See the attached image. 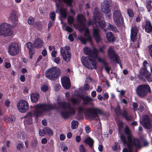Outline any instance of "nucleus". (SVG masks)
<instances>
[{
  "label": "nucleus",
  "instance_id": "a19ab883",
  "mask_svg": "<svg viewBox=\"0 0 152 152\" xmlns=\"http://www.w3.org/2000/svg\"><path fill=\"white\" fill-rule=\"evenodd\" d=\"M35 25L38 29H41L42 28V24L40 22H36L35 23Z\"/></svg>",
  "mask_w": 152,
  "mask_h": 152
},
{
  "label": "nucleus",
  "instance_id": "c03bdc74",
  "mask_svg": "<svg viewBox=\"0 0 152 152\" xmlns=\"http://www.w3.org/2000/svg\"><path fill=\"white\" fill-rule=\"evenodd\" d=\"M104 66L105 70L107 73H109L111 70V68L108 66L107 63L104 65Z\"/></svg>",
  "mask_w": 152,
  "mask_h": 152
},
{
  "label": "nucleus",
  "instance_id": "20e7f679",
  "mask_svg": "<svg viewBox=\"0 0 152 152\" xmlns=\"http://www.w3.org/2000/svg\"><path fill=\"white\" fill-rule=\"evenodd\" d=\"M77 20L79 24V29L81 32L85 31L84 36L86 39L83 37H80L79 39L84 44H85L86 41H91L92 40V37L89 34L88 28L86 27L84 23L85 19L82 15L78 14L77 16Z\"/></svg>",
  "mask_w": 152,
  "mask_h": 152
},
{
  "label": "nucleus",
  "instance_id": "c9c22d12",
  "mask_svg": "<svg viewBox=\"0 0 152 152\" xmlns=\"http://www.w3.org/2000/svg\"><path fill=\"white\" fill-rule=\"evenodd\" d=\"M26 45L27 48L29 50V51H31L33 50V47L32 46V43L30 42H28L26 43Z\"/></svg>",
  "mask_w": 152,
  "mask_h": 152
},
{
  "label": "nucleus",
  "instance_id": "a211bd4d",
  "mask_svg": "<svg viewBox=\"0 0 152 152\" xmlns=\"http://www.w3.org/2000/svg\"><path fill=\"white\" fill-rule=\"evenodd\" d=\"M19 51L18 45L15 42L11 43L9 47V53L12 56L16 55L19 53Z\"/></svg>",
  "mask_w": 152,
  "mask_h": 152
},
{
  "label": "nucleus",
  "instance_id": "9b49d317",
  "mask_svg": "<svg viewBox=\"0 0 152 152\" xmlns=\"http://www.w3.org/2000/svg\"><path fill=\"white\" fill-rule=\"evenodd\" d=\"M70 49L69 47L68 46L62 47L60 49L61 54L64 60L66 62H69L71 58Z\"/></svg>",
  "mask_w": 152,
  "mask_h": 152
},
{
  "label": "nucleus",
  "instance_id": "1a4fd4ad",
  "mask_svg": "<svg viewBox=\"0 0 152 152\" xmlns=\"http://www.w3.org/2000/svg\"><path fill=\"white\" fill-rule=\"evenodd\" d=\"M136 91L137 95L141 97L145 96L148 93H151V92L149 86L145 84L140 85L138 86Z\"/></svg>",
  "mask_w": 152,
  "mask_h": 152
},
{
  "label": "nucleus",
  "instance_id": "f3484780",
  "mask_svg": "<svg viewBox=\"0 0 152 152\" xmlns=\"http://www.w3.org/2000/svg\"><path fill=\"white\" fill-rule=\"evenodd\" d=\"M108 56L110 60L118 63V55L115 53L113 46H110L107 50Z\"/></svg>",
  "mask_w": 152,
  "mask_h": 152
},
{
  "label": "nucleus",
  "instance_id": "09e8293b",
  "mask_svg": "<svg viewBox=\"0 0 152 152\" xmlns=\"http://www.w3.org/2000/svg\"><path fill=\"white\" fill-rule=\"evenodd\" d=\"M138 104L137 103L133 102V109L134 111H136L137 110V107Z\"/></svg>",
  "mask_w": 152,
  "mask_h": 152
},
{
  "label": "nucleus",
  "instance_id": "338daca9",
  "mask_svg": "<svg viewBox=\"0 0 152 152\" xmlns=\"http://www.w3.org/2000/svg\"><path fill=\"white\" fill-rule=\"evenodd\" d=\"M84 90L86 91L88 90L89 88V86L88 84H87L84 85Z\"/></svg>",
  "mask_w": 152,
  "mask_h": 152
},
{
  "label": "nucleus",
  "instance_id": "69168bd1",
  "mask_svg": "<svg viewBox=\"0 0 152 152\" xmlns=\"http://www.w3.org/2000/svg\"><path fill=\"white\" fill-rule=\"evenodd\" d=\"M66 30L68 32H70L72 31L73 29L69 26L66 27Z\"/></svg>",
  "mask_w": 152,
  "mask_h": 152
},
{
  "label": "nucleus",
  "instance_id": "412c9836",
  "mask_svg": "<svg viewBox=\"0 0 152 152\" xmlns=\"http://www.w3.org/2000/svg\"><path fill=\"white\" fill-rule=\"evenodd\" d=\"M33 44L34 48H39L43 46V41L41 39L37 37H35Z\"/></svg>",
  "mask_w": 152,
  "mask_h": 152
},
{
  "label": "nucleus",
  "instance_id": "bf43d9fd",
  "mask_svg": "<svg viewBox=\"0 0 152 152\" xmlns=\"http://www.w3.org/2000/svg\"><path fill=\"white\" fill-rule=\"evenodd\" d=\"M97 59L98 60V61L99 62L102 63L104 64V65L106 63L105 62V61L103 59H101L100 58H98Z\"/></svg>",
  "mask_w": 152,
  "mask_h": 152
},
{
  "label": "nucleus",
  "instance_id": "7ed1b4c3",
  "mask_svg": "<svg viewBox=\"0 0 152 152\" xmlns=\"http://www.w3.org/2000/svg\"><path fill=\"white\" fill-rule=\"evenodd\" d=\"M124 132L127 135V137L123 134L120 136V139L124 146H126L129 148H130L133 145L136 147H139L140 146V140L132 136L131 134V132L128 126H126L124 128Z\"/></svg>",
  "mask_w": 152,
  "mask_h": 152
},
{
  "label": "nucleus",
  "instance_id": "ddd939ff",
  "mask_svg": "<svg viewBox=\"0 0 152 152\" xmlns=\"http://www.w3.org/2000/svg\"><path fill=\"white\" fill-rule=\"evenodd\" d=\"M81 99L83 100V104H88L93 100V99L90 96H82L80 97H73L71 99V101L73 104H78L80 102Z\"/></svg>",
  "mask_w": 152,
  "mask_h": 152
},
{
  "label": "nucleus",
  "instance_id": "c756f323",
  "mask_svg": "<svg viewBox=\"0 0 152 152\" xmlns=\"http://www.w3.org/2000/svg\"><path fill=\"white\" fill-rule=\"evenodd\" d=\"M39 97V96L37 93L33 94L31 95V101L33 102H36L37 101Z\"/></svg>",
  "mask_w": 152,
  "mask_h": 152
},
{
  "label": "nucleus",
  "instance_id": "0e129e2a",
  "mask_svg": "<svg viewBox=\"0 0 152 152\" xmlns=\"http://www.w3.org/2000/svg\"><path fill=\"white\" fill-rule=\"evenodd\" d=\"M5 66L6 68H9L11 66V64L8 62H6L5 64Z\"/></svg>",
  "mask_w": 152,
  "mask_h": 152
},
{
  "label": "nucleus",
  "instance_id": "37998d69",
  "mask_svg": "<svg viewBox=\"0 0 152 152\" xmlns=\"http://www.w3.org/2000/svg\"><path fill=\"white\" fill-rule=\"evenodd\" d=\"M34 21V19L31 17H30L28 19V23L29 24H33Z\"/></svg>",
  "mask_w": 152,
  "mask_h": 152
},
{
  "label": "nucleus",
  "instance_id": "423d86ee",
  "mask_svg": "<svg viewBox=\"0 0 152 152\" xmlns=\"http://www.w3.org/2000/svg\"><path fill=\"white\" fill-rule=\"evenodd\" d=\"M46 77L51 80L57 79L61 74L60 69L57 67H53L49 68L45 71Z\"/></svg>",
  "mask_w": 152,
  "mask_h": 152
},
{
  "label": "nucleus",
  "instance_id": "473e14b6",
  "mask_svg": "<svg viewBox=\"0 0 152 152\" xmlns=\"http://www.w3.org/2000/svg\"><path fill=\"white\" fill-rule=\"evenodd\" d=\"M152 1L150 0H147L146 7L148 11L150 12L152 9Z\"/></svg>",
  "mask_w": 152,
  "mask_h": 152
},
{
  "label": "nucleus",
  "instance_id": "dca6fc26",
  "mask_svg": "<svg viewBox=\"0 0 152 152\" xmlns=\"http://www.w3.org/2000/svg\"><path fill=\"white\" fill-rule=\"evenodd\" d=\"M114 21L117 26L121 25L123 23V19L120 12L115 10L113 13Z\"/></svg>",
  "mask_w": 152,
  "mask_h": 152
},
{
  "label": "nucleus",
  "instance_id": "b1692460",
  "mask_svg": "<svg viewBox=\"0 0 152 152\" xmlns=\"http://www.w3.org/2000/svg\"><path fill=\"white\" fill-rule=\"evenodd\" d=\"M13 25L15 26L18 23V14L16 12L13 11L10 13V16Z\"/></svg>",
  "mask_w": 152,
  "mask_h": 152
},
{
  "label": "nucleus",
  "instance_id": "393cba45",
  "mask_svg": "<svg viewBox=\"0 0 152 152\" xmlns=\"http://www.w3.org/2000/svg\"><path fill=\"white\" fill-rule=\"evenodd\" d=\"M33 114L31 112H29L27 113L26 118L25 121V123L27 124H32V121L31 118L33 116Z\"/></svg>",
  "mask_w": 152,
  "mask_h": 152
},
{
  "label": "nucleus",
  "instance_id": "a878e982",
  "mask_svg": "<svg viewBox=\"0 0 152 152\" xmlns=\"http://www.w3.org/2000/svg\"><path fill=\"white\" fill-rule=\"evenodd\" d=\"M145 31L148 33H150L152 31V26L149 21H147L145 22Z\"/></svg>",
  "mask_w": 152,
  "mask_h": 152
},
{
  "label": "nucleus",
  "instance_id": "79ce46f5",
  "mask_svg": "<svg viewBox=\"0 0 152 152\" xmlns=\"http://www.w3.org/2000/svg\"><path fill=\"white\" fill-rule=\"evenodd\" d=\"M143 65L144 68H142V69H145L146 71H147V67L149 66V64L147 61L146 60L144 61L143 62Z\"/></svg>",
  "mask_w": 152,
  "mask_h": 152
},
{
  "label": "nucleus",
  "instance_id": "de8ad7c7",
  "mask_svg": "<svg viewBox=\"0 0 152 152\" xmlns=\"http://www.w3.org/2000/svg\"><path fill=\"white\" fill-rule=\"evenodd\" d=\"M41 90L43 92H45L48 89V87L46 85H43L41 87Z\"/></svg>",
  "mask_w": 152,
  "mask_h": 152
},
{
  "label": "nucleus",
  "instance_id": "bb28decb",
  "mask_svg": "<svg viewBox=\"0 0 152 152\" xmlns=\"http://www.w3.org/2000/svg\"><path fill=\"white\" fill-rule=\"evenodd\" d=\"M121 114L126 120L130 121L132 119V116L125 110H123Z\"/></svg>",
  "mask_w": 152,
  "mask_h": 152
},
{
  "label": "nucleus",
  "instance_id": "6e6d98bb",
  "mask_svg": "<svg viewBox=\"0 0 152 152\" xmlns=\"http://www.w3.org/2000/svg\"><path fill=\"white\" fill-rule=\"evenodd\" d=\"M60 58L59 57H56L54 59V61L57 64H58L60 61Z\"/></svg>",
  "mask_w": 152,
  "mask_h": 152
},
{
  "label": "nucleus",
  "instance_id": "052dcab7",
  "mask_svg": "<svg viewBox=\"0 0 152 152\" xmlns=\"http://www.w3.org/2000/svg\"><path fill=\"white\" fill-rule=\"evenodd\" d=\"M61 87V86L59 84H57L56 85L55 87V89L56 91L59 90Z\"/></svg>",
  "mask_w": 152,
  "mask_h": 152
},
{
  "label": "nucleus",
  "instance_id": "f704fd0d",
  "mask_svg": "<svg viewBox=\"0 0 152 152\" xmlns=\"http://www.w3.org/2000/svg\"><path fill=\"white\" fill-rule=\"evenodd\" d=\"M46 134L50 136H52L53 132L52 130L49 128H46Z\"/></svg>",
  "mask_w": 152,
  "mask_h": 152
},
{
  "label": "nucleus",
  "instance_id": "cd10ccee",
  "mask_svg": "<svg viewBox=\"0 0 152 152\" xmlns=\"http://www.w3.org/2000/svg\"><path fill=\"white\" fill-rule=\"evenodd\" d=\"M140 146L139 147H136L134 146H132L130 148H129L127 147L128 149L126 148H124L123 150V152H133L132 151L134 147L136 149L140 148L142 147V145L140 141Z\"/></svg>",
  "mask_w": 152,
  "mask_h": 152
},
{
  "label": "nucleus",
  "instance_id": "8fccbe9b",
  "mask_svg": "<svg viewBox=\"0 0 152 152\" xmlns=\"http://www.w3.org/2000/svg\"><path fill=\"white\" fill-rule=\"evenodd\" d=\"M37 141L36 139H34L32 141L31 145L34 147L36 146L37 144Z\"/></svg>",
  "mask_w": 152,
  "mask_h": 152
},
{
  "label": "nucleus",
  "instance_id": "864d4df0",
  "mask_svg": "<svg viewBox=\"0 0 152 152\" xmlns=\"http://www.w3.org/2000/svg\"><path fill=\"white\" fill-rule=\"evenodd\" d=\"M105 48V46L104 45L102 47H99V50L100 52L104 53Z\"/></svg>",
  "mask_w": 152,
  "mask_h": 152
},
{
  "label": "nucleus",
  "instance_id": "f8f14e48",
  "mask_svg": "<svg viewBox=\"0 0 152 152\" xmlns=\"http://www.w3.org/2000/svg\"><path fill=\"white\" fill-rule=\"evenodd\" d=\"M70 49L69 47L68 46L62 47L60 49L61 54L64 60L66 62H69L71 58Z\"/></svg>",
  "mask_w": 152,
  "mask_h": 152
},
{
  "label": "nucleus",
  "instance_id": "774afa93",
  "mask_svg": "<svg viewBox=\"0 0 152 152\" xmlns=\"http://www.w3.org/2000/svg\"><path fill=\"white\" fill-rule=\"evenodd\" d=\"M42 54L44 56H45L47 54V51L46 49H44L42 52Z\"/></svg>",
  "mask_w": 152,
  "mask_h": 152
},
{
  "label": "nucleus",
  "instance_id": "2eb2a0df",
  "mask_svg": "<svg viewBox=\"0 0 152 152\" xmlns=\"http://www.w3.org/2000/svg\"><path fill=\"white\" fill-rule=\"evenodd\" d=\"M140 122L141 124L145 128L148 129H151L152 125L151 123V120L148 115H143L140 120Z\"/></svg>",
  "mask_w": 152,
  "mask_h": 152
},
{
  "label": "nucleus",
  "instance_id": "aec40b11",
  "mask_svg": "<svg viewBox=\"0 0 152 152\" xmlns=\"http://www.w3.org/2000/svg\"><path fill=\"white\" fill-rule=\"evenodd\" d=\"M61 83L62 86L65 89L70 88V82L69 78L66 76L63 77L61 79Z\"/></svg>",
  "mask_w": 152,
  "mask_h": 152
},
{
  "label": "nucleus",
  "instance_id": "f257e3e1",
  "mask_svg": "<svg viewBox=\"0 0 152 152\" xmlns=\"http://www.w3.org/2000/svg\"><path fill=\"white\" fill-rule=\"evenodd\" d=\"M93 18L94 19V24H93V36L97 42H99L101 40V36L99 34V27L102 28H106L108 30H110L114 28L115 26H113L108 23L105 24L104 21L101 20V17L100 14L96 12L94 13Z\"/></svg>",
  "mask_w": 152,
  "mask_h": 152
},
{
  "label": "nucleus",
  "instance_id": "6ab92c4d",
  "mask_svg": "<svg viewBox=\"0 0 152 152\" xmlns=\"http://www.w3.org/2000/svg\"><path fill=\"white\" fill-rule=\"evenodd\" d=\"M17 107L20 112L24 113L28 109V104L26 101L24 100H20L17 104Z\"/></svg>",
  "mask_w": 152,
  "mask_h": 152
},
{
  "label": "nucleus",
  "instance_id": "3c124183",
  "mask_svg": "<svg viewBox=\"0 0 152 152\" xmlns=\"http://www.w3.org/2000/svg\"><path fill=\"white\" fill-rule=\"evenodd\" d=\"M23 147V144L22 142H20L17 145V147L18 149H20Z\"/></svg>",
  "mask_w": 152,
  "mask_h": 152
},
{
  "label": "nucleus",
  "instance_id": "9d476101",
  "mask_svg": "<svg viewBox=\"0 0 152 152\" xmlns=\"http://www.w3.org/2000/svg\"><path fill=\"white\" fill-rule=\"evenodd\" d=\"M13 31L10 25L6 23H3L0 25V35L3 37L12 35Z\"/></svg>",
  "mask_w": 152,
  "mask_h": 152
},
{
  "label": "nucleus",
  "instance_id": "5701e85b",
  "mask_svg": "<svg viewBox=\"0 0 152 152\" xmlns=\"http://www.w3.org/2000/svg\"><path fill=\"white\" fill-rule=\"evenodd\" d=\"M138 31V29L136 26L132 27L131 29L130 37L132 41L133 42H135L136 39Z\"/></svg>",
  "mask_w": 152,
  "mask_h": 152
},
{
  "label": "nucleus",
  "instance_id": "72a5a7b5",
  "mask_svg": "<svg viewBox=\"0 0 152 152\" xmlns=\"http://www.w3.org/2000/svg\"><path fill=\"white\" fill-rule=\"evenodd\" d=\"M78 125V122L77 121H73L71 122V128L74 129L77 128Z\"/></svg>",
  "mask_w": 152,
  "mask_h": 152
},
{
  "label": "nucleus",
  "instance_id": "39448f33",
  "mask_svg": "<svg viewBox=\"0 0 152 152\" xmlns=\"http://www.w3.org/2000/svg\"><path fill=\"white\" fill-rule=\"evenodd\" d=\"M58 106L59 107L65 110L61 113V115L64 118H67L69 116L73 115L75 113V109L72 108L69 103L64 102H60L58 103Z\"/></svg>",
  "mask_w": 152,
  "mask_h": 152
},
{
  "label": "nucleus",
  "instance_id": "603ef678",
  "mask_svg": "<svg viewBox=\"0 0 152 152\" xmlns=\"http://www.w3.org/2000/svg\"><path fill=\"white\" fill-rule=\"evenodd\" d=\"M149 52L151 57H152V44L148 46Z\"/></svg>",
  "mask_w": 152,
  "mask_h": 152
},
{
  "label": "nucleus",
  "instance_id": "49530a36",
  "mask_svg": "<svg viewBox=\"0 0 152 152\" xmlns=\"http://www.w3.org/2000/svg\"><path fill=\"white\" fill-rule=\"evenodd\" d=\"M117 124L118 125L119 129H120L123 127V123L121 121H119L117 122Z\"/></svg>",
  "mask_w": 152,
  "mask_h": 152
},
{
  "label": "nucleus",
  "instance_id": "4468645a",
  "mask_svg": "<svg viewBox=\"0 0 152 152\" xmlns=\"http://www.w3.org/2000/svg\"><path fill=\"white\" fill-rule=\"evenodd\" d=\"M138 76L140 79L143 80L145 78L149 82L152 81V75L145 69H141L139 71Z\"/></svg>",
  "mask_w": 152,
  "mask_h": 152
},
{
  "label": "nucleus",
  "instance_id": "6e6552de",
  "mask_svg": "<svg viewBox=\"0 0 152 152\" xmlns=\"http://www.w3.org/2000/svg\"><path fill=\"white\" fill-rule=\"evenodd\" d=\"M103 113V111L102 110L96 108H92L88 109L85 115L91 119L98 120H99L98 114L102 115Z\"/></svg>",
  "mask_w": 152,
  "mask_h": 152
},
{
  "label": "nucleus",
  "instance_id": "e433bc0d",
  "mask_svg": "<svg viewBox=\"0 0 152 152\" xmlns=\"http://www.w3.org/2000/svg\"><path fill=\"white\" fill-rule=\"evenodd\" d=\"M67 21L69 25L71 24L74 22V19L72 17L69 16L67 18Z\"/></svg>",
  "mask_w": 152,
  "mask_h": 152
},
{
  "label": "nucleus",
  "instance_id": "5fc2aeb1",
  "mask_svg": "<svg viewBox=\"0 0 152 152\" xmlns=\"http://www.w3.org/2000/svg\"><path fill=\"white\" fill-rule=\"evenodd\" d=\"M79 113H81L84 111V109L82 107H79L77 109Z\"/></svg>",
  "mask_w": 152,
  "mask_h": 152
},
{
  "label": "nucleus",
  "instance_id": "4c0bfd02",
  "mask_svg": "<svg viewBox=\"0 0 152 152\" xmlns=\"http://www.w3.org/2000/svg\"><path fill=\"white\" fill-rule=\"evenodd\" d=\"M46 128H44L42 130H40L39 131V135L41 136H43L45 134H46Z\"/></svg>",
  "mask_w": 152,
  "mask_h": 152
},
{
  "label": "nucleus",
  "instance_id": "0eeeda50",
  "mask_svg": "<svg viewBox=\"0 0 152 152\" xmlns=\"http://www.w3.org/2000/svg\"><path fill=\"white\" fill-rule=\"evenodd\" d=\"M54 108H56L55 104H38L36 106L35 111L34 115L37 116L41 115L43 112H47Z\"/></svg>",
  "mask_w": 152,
  "mask_h": 152
},
{
  "label": "nucleus",
  "instance_id": "4be33fe9",
  "mask_svg": "<svg viewBox=\"0 0 152 152\" xmlns=\"http://www.w3.org/2000/svg\"><path fill=\"white\" fill-rule=\"evenodd\" d=\"M102 12L106 14L109 13L110 12V3L107 1H104L102 4Z\"/></svg>",
  "mask_w": 152,
  "mask_h": 152
},
{
  "label": "nucleus",
  "instance_id": "13d9d810",
  "mask_svg": "<svg viewBox=\"0 0 152 152\" xmlns=\"http://www.w3.org/2000/svg\"><path fill=\"white\" fill-rule=\"evenodd\" d=\"M85 130L86 132L87 133H88L90 131L91 129L89 126H87L85 127Z\"/></svg>",
  "mask_w": 152,
  "mask_h": 152
},
{
  "label": "nucleus",
  "instance_id": "a18cd8bd",
  "mask_svg": "<svg viewBox=\"0 0 152 152\" xmlns=\"http://www.w3.org/2000/svg\"><path fill=\"white\" fill-rule=\"evenodd\" d=\"M50 17L52 20H54L55 19L56 15L54 12H51L50 14Z\"/></svg>",
  "mask_w": 152,
  "mask_h": 152
},
{
  "label": "nucleus",
  "instance_id": "ea45409f",
  "mask_svg": "<svg viewBox=\"0 0 152 152\" xmlns=\"http://www.w3.org/2000/svg\"><path fill=\"white\" fill-rule=\"evenodd\" d=\"M79 149L80 152H86V151L84 146L82 144H81L80 145Z\"/></svg>",
  "mask_w": 152,
  "mask_h": 152
},
{
  "label": "nucleus",
  "instance_id": "4d7b16f0",
  "mask_svg": "<svg viewBox=\"0 0 152 152\" xmlns=\"http://www.w3.org/2000/svg\"><path fill=\"white\" fill-rule=\"evenodd\" d=\"M75 140L77 142H80L81 140V138L80 137L79 135H77L75 137Z\"/></svg>",
  "mask_w": 152,
  "mask_h": 152
},
{
  "label": "nucleus",
  "instance_id": "e2e57ef3",
  "mask_svg": "<svg viewBox=\"0 0 152 152\" xmlns=\"http://www.w3.org/2000/svg\"><path fill=\"white\" fill-rule=\"evenodd\" d=\"M114 110L116 113H120V107L119 106H118V107L117 109H115Z\"/></svg>",
  "mask_w": 152,
  "mask_h": 152
},
{
  "label": "nucleus",
  "instance_id": "7c9ffc66",
  "mask_svg": "<svg viewBox=\"0 0 152 152\" xmlns=\"http://www.w3.org/2000/svg\"><path fill=\"white\" fill-rule=\"evenodd\" d=\"M112 149L114 151H118L120 150V146L118 142H115L112 146Z\"/></svg>",
  "mask_w": 152,
  "mask_h": 152
},
{
  "label": "nucleus",
  "instance_id": "58836bf2",
  "mask_svg": "<svg viewBox=\"0 0 152 152\" xmlns=\"http://www.w3.org/2000/svg\"><path fill=\"white\" fill-rule=\"evenodd\" d=\"M127 13L129 17H133L134 16V14L133 11L130 9H128L127 10Z\"/></svg>",
  "mask_w": 152,
  "mask_h": 152
},
{
  "label": "nucleus",
  "instance_id": "f03ea898",
  "mask_svg": "<svg viewBox=\"0 0 152 152\" xmlns=\"http://www.w3.org/2000/svg\"><path fill=\"white\" fill-rule=\"evenodd\" d=\"M85 54L88 55L93 58L88 56L85 57L83 56L81 58V62L86 67L90 69L96 68V58H97L98 50L95 48L91 49L89 48L86 47L84 49Z\"/></svg>",
  "mask_w": 152,
  "mask_h": 152
},
{
  "label": "nucleus",
  "instance_id": "c85d7f7f",
  "mask_svg": "<svg viewBox=\"0 0 152 152\" xmlns=\"http://www.w3.org/2000/svg\"><path fill=\"white\" fill-rule=\"evenodd\" d=\"M84 142L86 144L88 145L91 148L93 145L94 141L93 139L90 137L86 138L84 141Z\"/></svg>",
  "mask_w": 152,
  "mask_h": 152
},
{
  "label": "nucleus",
  "instance_id": "680f3d73",
  "mask_svg": "<svg viewBox=\"0 0 152 152\" xmlns=\"http://www.w3.org/2000/svg\"><path fill=\"white\" fill-rule=\"evenodd\" d=\"M57 53V52L55 50H53L51 52V56L53 58L56 57V54Z\"/></svg>",
  "mask_w": 152,
  "mask_h": 152
},
{
  "label": "nucleus",
  "instance_id": "2f4dec72",
  "mask_svg": "<svg viewBox=\"0 0 152 152\" xmlns=\"http://www.w3.org/2000/svg\"><path fill=\"white\" fill-rule=\"evenodd\" d=\"M106 37L108 40L110 42H113L114 40L113 35L110 32H107L106 34Z\"/></svg>",
  "mask_w": 152,
  "mask_h": 152
}]
</instances>
